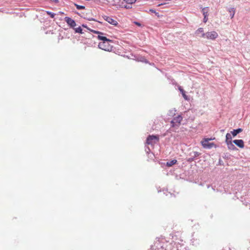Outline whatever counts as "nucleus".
Listing matches in <instances>:
<instances>
[{
  "label": "nucleus",
  "mask_w": 250,
  "mask_h": 250,
  "mask_svg": "<svg viewBox=\"0 0 250 250\" xmlns=\"http://www.w3.org/2000/svg\"><path fill=\"white\" fill-rule=\"evenodd\" d=\"M98 38L103 42H100L99 43V47L104 50L107 51H111L112 49V46L110 44V42L112 41L106 38V37L103 36L102 35H98Z\"/></svg>",
  "instance_id": "1"
},
{
  "label": "nucleus",
  "mask_w": 250,
  "mask_h": 250,
  "mask_svg": "<svg viewBox=\"0 0 250 250\" xmlns=\"http://www.w3.org/2000/svg\"><path fill=\"white\" fill-rule=\"evenodd\" d=\"M215 138H204L201 142V145L203 147L205 148L210 149L212 147L216 148L217 146L214 143H209V141L213 140Z\"/></svg>",
  "instance_id": "2"
},
{
  "label": "nucleus",
  "mask_w": 250,
  "mask_h": 250,
  "mask_svg": "<svg viewBox=\"0 0 250 250\" xmlns=\"http://www.w3.org/2000/svg\"><path fill=\"white\" fill-rule=\"evenodd\" d=\"M159 141V135H149L146 140V144L148 145L154 146L155 144Z\"/></svg>",
  "instance_id": "3"
},
{
  "label": "nucleus",
  "mask_w": 250,
  "mask_h": 250,
  "mask_svg": "<svg viewBox=\"0 0 250 250\" xmlns=\"http://www.w3.org/2000/svg\"><path fill=\"white\" fill-rule=\"evenodd\" d=\"M109 2L112 3V5L121 7H125L126 9L129 8V6H127L126 5H125L124 2L121 1V0H107Z\"/></svg>",
  "instance_id": "4"
},
{
  "label": "nucleus",
  "mask_w": 250,
  "mask_h": 250,
  "mask_svg": "<svg viewBox=\"0 0 250 250\" xmlns=\"http://www.w3.org/2000/svg\"><path fill=\"white\" fill-rule=\"evenodd\" d=\"M202 36L208 39L214 40L217 37L218 34L217 32H205L202 34Z\"/></svg>",
  "instance_id": "5"
},
{
  "label": "nucleus",
  "mask_w": 250,
  "mask_h": 250,
  "mask_svg": "<svg viewBox=\"0 0 250 250\" xmlns=\"http://www.w3.org/2000/svg\"><path fill=\"white\" fill-rule=\"evenodd\" d=\"M182 119H183V118L181 116H178L175 117L174 118L173 120H172L171 122V124H172V127L174 126V125H175L174 124L175 123H177L178 124V125H180V124H181V121H182Z\"/></svg>",
  "instance_id": "6"
},
{
  "label": "nucleus",
  "mask_w": 250,
  "mask_h": 250,
  "mask_svg": "<svg viewBox=\"0 0 250 250\" xmlns=\"http://www.w3.org/2000/svg\"><path fill=\"white\" fill-rule=\"evenodd\" d=\"M65 21L67 23L72 27H74L76 26L75 21L70 18L65 17Z\"/></svg>",
  "instance_id": "7"
},
{
  "label": "nucleus",
  "mask_w": 250,
  "mask_h": 250,
  "mask_svg": "<svg viewBox=\"0 0 250 250\" xmlns=\"http://www.w3.org/2000/svg\"><path fill=\"white\" fill-rule=\"evenodd\" d=\"M233 143L241 148L244 147V143L242 140H234Z\"/></svg>",
  "instance_id": "8"
},
{
  "label": "nucleus",
  "mask_w": 250,
  "mask_h": 250,
  "mask_svg": "<svg viewBox=\"0 0 250 250\" xmlns=\"http://www.w3.org/2000/svg\"><path fill=\"white\" fill-rule=\"evenodd\" d=\"M104 19L108 22L110 23L112 25H116L117 24V21L113 19L112 18L108 16H105Z\"/></svg>",
  "instance_id": "9"
},
{
  "label": "nucleus",
  "mask_w": 250,
  "mask_h": 250,
  "mask_svg": "<svg viewBox=\"0 0 250 250\" xmlns=\"http://www.w3.org/2000/svg\"><path fill=\"white\" fill-rule=\"evenodd\" d=\"M178 89L181 93V94H182L183 98L185 99V100H188L189 98H188V96L186 94L185 91L182 88V87L181 86H179L178 87Z\"/></svg>",
  "instance_id": "10"
},
{
  "label": "nucleus",
  "mask_w": 250,
  "mask_h": 250,
  "mask_svg": "<svg viewBox=\"0 0 250 250\" xmlns=\"http://www.w3.org/2000/svg\"><path fill=\"white\" fill-rule=\"evenodd\" d=\"M242 131L243 129L240 128L237 129H234L233 131H231V133L233 137H235L237 135V134L241 132Z\"/></svg>",
  "instance_id": "11"
},
{
  "label": "nucleus",
  "mask_w": 250,
  "mask_h": 250,
  "mask_svg": "<svg viewBox=\"0 0 250 250\" xmlns=\"http://www.w3.org/2000/svg\"><path fill=\"white\" fill-rule=\"evenodd\" d=\"M226 144H227V145L228 146V147L229 149L233 150L236 149V147L232 144L231 142H229L228 143H227Z\"/></svg>",
  "instance_id": "12"
},
{
  "label": "nucleus",
  "mask_w": 250,
  "mask_h": 250,
  "mask_svg": "<svg viewBox=\"0 0 250 250\" xmlns=\"http://www.w3.org/2000/svg\"><path fill=\"white\" fill-rule=\"evenodd\" d=\"M202 12L203 14L204 17H205V19L206 17H208V7H204L202 9Z\"/></svg>",
  "instance_id": "13"
},
{
  "label": "nucleus",
  "mask_w": 250,
  "mask_h": 250,
  "mask_svg": "<svg viewBox=\"0 0 250 250\" xmlns=\"http://www.w3.org/2000/svg\"><path fill=\"white\" fill-rule=\"evenodd\" d=\"M177 160L175 159L172 160L167 163V166L168 167H171L172 166L175 165L177 163Z\"/></svg>",
  "instance_id": "14"
},
{
  "label": "nucleus",
  "mask_w": 250,
  "mask_h": 250,
  "mask_svg": "<svg viewBox=\"0 0 250 250\" xmlns=\"http://www.w3.org/2000/svg\"><path fill=\"white\" fill-rule=\"evenodd\" d=\"M231 139H232V137H231V134L229 133H227L226 135V143H228L229 142H231Z\"/></svg>",
  "instance_id": "15"
},
{
  "label": "nucleus",
  "mask_w": 250,
  "mask_h": 250,
  "mask_svg": "<svg viewBox=\"0 0 250 250\" xmlns=\"http://www.w3.org/2000/svg\"><path fill=\"white\" fill-rule=\"evenodd\" d=\"M137 0H123V1L124 2H125L127 4H132L133 3H134Z\"/></svg>",
  "instance_id": "16"
},
{
  "label": "nucleus",
  "mask_w": 250,
  "mask_h": 250,
  "mask_svg": "<svg viewBox=\"0 0 250 250\" xmlns=\"http://www.w3.org/2000/svg\"><path fill=\"white\" fill-rule=\"evenodd\" d=\"M75 5L77 9H84L85 8V7L84 6L79 5L77 4H75Z\"/></svg>",
  "instance_id": "17"
},
{
  "label": "nucleus",
  "mask_w": 250,
  "mask_h": 250,
  "mask_svg": "<svg viewBox=\"0 0 250 250\" xmlns=\"http://www.w3.org/2000/svg\"><path fill=\"white\" fill-rule=\"evenodd\" d=\"M47 14L49 15L52 18H53L55 15L54 13H51V12L47 11Z\"/></svg>",
  "instance_id": "18"
},
{
  "label": "nucleus",
  "mask_w": 250,
  "mask_h": 250,
  "mask_svg": "<svg viewBox=\"0 0 250 250\" xmlns=\"http://www.w3.org/2000/svg\"><path fill=\"white\" fill-rule=\"evenodd\" d=\"M51 1L54 2L56 3L59 2V0H50Z\"/></svg>",
  "instance_id": "19"
},
{
  "label": "nucleus",
  "mask_w": 250,
  "mask_h": 250,
  "mask_svg": "<svg viewBox=\"0 0 250 250\" xmlns=\"http://www.w3.org/2000/svg\"><path fill=\"white\" fill-rule=\"evenodd\" d=\"M208 21V17H206V18L205 19V17H204V21L205 22H207V21Z\"/></svg>",
  "instance_id": "20"
},
{
  "label": "nucleus",
  "mask_w": 250,
  "mask_h": 250,
  "mask_svg": "<svg viewBox=\"0 0 250 250\" xmlns=\"http://www.w3.org/2000/svg\"><path fill=\"white\" fill-rule=\"evenodd\" d=\"M134 23H135L136 25H138V26H141V24H140V23H139V22H134Z\"/></svg>",
  "instance_id": "21"
},
{
  "label": "nucleus",
  "mask_w": 250,
  "mask_h": 250,
  "mask_svg": "<svg viewBox=\"0 0 250 250\" xmlns=\"http://www.w3.org/2000/svg\"><path fill=\"white\" fill-rule=\"evenodd\" d=\"M76 32L77 31H82V29L80 28H79L78 30H76Z\"/></svg>",
  "instance_id": "22"
},
{
  "label": "nucleus",
  "mask_w": 250,
  "mask_h": 250,
  "mask_svg": "<svg viewBox=\"0 0 250 250\" xmlns=\"http://www.w3.org/2000/svg\"><path fill=\"white\" fill-rule=\"evenodd\" d=\"M234 14V12H233V15L231 17V18L233 17Z\"/></svg>",
  "instance_id": "23"
},
{
  "label": "nucleus",
  "mask_w": 250,
  "mask_h": 250,
  "mask_svg": "<svg viewBox=\"0 0 250 250\" xmlns=\"http://www.w3.org/2000/svg\"><path fill=\"white\" fill-rule=\"evenodd\" d=\"M90 31L93 32V31H95V30H91Z\"/></svg>",
  "instance_id": "24"
},
{
  "label": "nucleus",
  "mask_w": 250,
  "mask_h": 250,
  "mask_svg": "<svg viewBox=\"0 0 250 250\" xmlns=\"http://www.w3.org/2000/svg\"><path fill=\"white\" fill-rule=\"evenodd\" d=\"M95 33H97V34H98V33H100V32H95Z\"/></svg>",
  "instance_id": "25"
}]
</instances>
